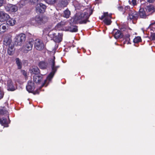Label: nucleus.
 Segmentation results:
<instances>
[{
	"instance_id": "obj_1",
	"label": "nucleus",
	"mask_w": 155,
	"mask_h": 155,
	"mask_svg": "<svg viewBox=\"0 0 155 155\" xmlns=\"http://www.w3.org/2000/svg\"><path fill=\"white\" fill-rule=\"evenodd\" d=\"M92 12V9L88 8L85 9L84 12L77 13L73 19V22L75 24H86L87 21H89L88 19Z\"/></svg>"
},
{
	"instance_id": "obj_2",
	"label": "nucleus",
	"mask_w": 155,
	"mask_h": 155,
	"mask_svg": "<svg viewBox=\"0 0 155 155\" xmlns=\"http://www.w3.org/2000/svg\"><path fill=\"white\" fill-rule=\"evenodd\" d=\"M10 123L9 114L8 111L4 107L0 108V123L4 127L8 126V124Z\"/></svg>"
},
{
	"instance_id": "obj_3",
	"label": "nucleus",
	"mask_w": 155,
	"mask_h": 155,
	"mask_svg": "<svg viewBox=\"0 0 155 155\" xmlns=\"http://www.w3.org/2000/svg\"><path fill=\"white\" fill-rule=\"evenodd\" d=\"M67 23L66 21H61L57 25L56 29L59 30L69 31L71 32H75L78 31L77 27L76 26L71 25L68 27L65 26Z\"/></svg>"
},
{
	"instance_id": "obj_4",
	"label": "nucleus",
	"mask_w": 155,
	"mask_h": 155,
	"mask_svg": "<svg viewBox=\"0 0 155 155\" xmlns=\"http://www.w3.org/2000/svg\"><path fill=\"white\" fill-rule=\"evenodd\" d=\"M55 57L54 56L50 60L49 62L51 65L52 71L47 77V80H45V83L43 84L42 86H44L45 84L47 83V81H50L51 80L56 71L57 69L59 67V66H55Z\"/></svg>"
},
{
	"instance_id": "obj_5",
	"label": "nucleus",
	"mask_w": 155,
	"mask_h": 155,
	"mask_svg": "<svg viewBox=\"0 0 155 155\" xmlns=\"http://www.w3.org/2000/svg\"><path fill=\"white\" fill-rule=\"evenodd\" d=\"M129 9L128 6H126L124 9L123 12V14H124L125 12H128L127 9ZM138 13L137 12H135L133 10H130L128 11V16L127 19L128 20H137L138 17Z\"/></svg>"
},
{
	"instance_id": "obj_6",
	"label": "nucleus",
	"mask_w": 155,
	"mask_h": 155,
	"mask_svg": "<svg viewBox=\"0 0 155 155\" xmlns=\"http://www.w3.org/2000/svg\"><path fill=\"white\" fill-rule=\"evenodd\" d=\"M26 39L25 34L23 33L18 34L14 38L15 44L16 45L21 46L25 41Z\"/></svg>"
},
{
	"instance_id": "obj_7",
	"label": "nucleus",
	"mask_w": 155,
	"mask_h": 155,
	"mask_svg": "<svg viewBox=\"0 0 155 155\" xmlns=\"http://www.w3.org/2000/svg\"><path fill=\"white\" fill-rule=\"evenodd\" d=\"M53 31H50L48 33V36L51 38H53L54 41L56 42L59 43L61 41L62 39L63 34L62 33H58V35Z\"/></svg>"
},
{
	"instance_id": "obj_8",
	"label": "nucleus",
	"mask_w": 155,
	"mask_h": 155,
	"mask_svg": "<svg viewBox=\"0 0 155 155\" xmlns=\"http://www.w3.org/2000/svg\"><path fill=\"white\" fill-rule=\"evenodd\" d=\"M47 20V18L46 17H44L42 18L39 16H37L35 18L31 19V23L32 24H41L42 23H45Z\"/></svg>"
},
{
	"instance_id": "obj_9",
	"label": "nucleus",
	"mask_w": 155,
	"mask_h": 155,
	"mask_svg": "<svg viewBox=\"0 0 155 155\" xmlns=\"http://www.w3.org/2000/svg\"><path fill=\"white\" fill-rule=\"evenodd\" d=\"M35 48L38 50H41L44 48V45L43 42L39 39H36L35 42Z\"/></svg>"
},
{
	"instance_id": "obj_10",
	"label": "nucleus",
	"mask_w": 155,
	"mask_h": 155,
	"mask_svg": "<svg viewBox=\"0 0 155 155\" xmlns=\"http://www.w3.org/2000/svg\"><path fill=\"white\" fill-rule=\"evenodd\" d=\"M33 43L32 40H30L28 42L26 43L23 48L24 52L27 53L28 51L31 50L32 48Z\"/></svg>"
},
{
	"instance_id": "obj_11",
	"label": "nucleus",
	"mask_w": 155,
	"mask_h": 155,
	"mask_svg": "<svg viewBox=\"0 0 155 155\" xmlns=\"http://www.w3.org/2000/svg\"><path fill=\"white\" fill-rule=\"evenodd\" d=\"M46 8V6L42 3L38 4L36 6L37 12L41 13L44 12Z\"/></svg>"
},
{
	"instance_id": "obj_12",
	"label": "nucleus",
	"mask_w": 155,
	"mask_h": 155,
	"mask_svg": "<svg viewBox=\"0 0 155 155\" xmlns=\"http://www.w3.org/2000/svg\"><path fill=\"white\" fill-rule=\"evenodd\" d=\"M35 88V86L34 83L31 81H29L28 84L26 86L27 90L29 92H32Z\"/></svg>"
},
{
	"instance_id": "obj_13",
	"label": "nucleus",
	"mask_w": 155,
	"mask_h": 155,
	"mask_svg": "<svg viewBox=\"0 0 155 155\" xmlns=\"http://www.w3.org/2000/svg\"><path fill=\"white\" fill-rule=\"evenodd\" d=\"M5 9L7 11L15 12L18 10V7L15 5L9 4L5 7Z\"/></svg>"
},
{
	"instance_id": "obj_14",
	"label": "nucleus",
	"mask_w": 155,
	"mask_h": 155,
	"mask_svg": "<svg viewBox=\"0 0 155 155\" xmlns=\"http://www.w3.org/2000/svg\"><path fill=\"white\" fill-rule=\"evenodd\" d=\"M41 0H21L18 3V4L21 8L25 5V4L27 2H33L34 3H36L38 2H39Z\"/></svg>"
},
{
	"instance_id": "obj_15",
	"label": "nucleus",
	"mask_w": 155,
	"mask_h": 155,
	"mask_svg": "<svg viewBox=\"0 0 155 155\" xmlns=\"http://www.w3.org/2000/svg\"><path fill=\"white\" fill-rule=\"evenodd\" d=\"M9 16L5 12L0 11V21H3L8 19Z\"/></svg>"
},
{
	"instance_id": "obj_16",
	"label": "nucleus",
	"mask_w": 155,
	"mask_h": 155,
	"mask_svg": "<svg viewBox=\"0 0 155 155\" xmlns=\"http://www.w3.org/2000/svg\"><path fill=\"white\" fill-rule=\"evenodd\" d=\"M7 84L8 90L14 91L15 90V84L11 80H8Z\"/></svg>"
},
{
	"instance_id": "obj_17",
	"label": "nucleus",
	"mask_w": 155,
	"mask_h": 155,
	"mask_svg": "<svg viewBox=\"0 0 155 155\" xmlns=\"http://www.w3.org/2000/svg\"><path fill=\"white\" fill-rule=\"evenodd\" d=\"M113 33L114 35L115 38L116 39L121 38L123 36V35L121 33L120 31L117 29H114Z\"/></svg>"
},
{
	"instance_id": "obj_18",
	"label": "nucleus",
	"mask_w": 155,
	"mask_h": 155,
	"mask_svg": "<svg viewBox=\"0 0 155 155\" xmlns=\"http://www.w3.org/2000/svg\"><path fill=\"white\" fill-rule=\"evenodd\" d=\"M111 14H108V15L106 17L104 20V23L107 25H110L111 22Z\"/></svg>"
},
{
	"instance_id": "obj_19",
	"label": "nucleus",
	"mask_w": 155,
	"mask_h": 155,
	"mask_svg": "<svg viewBox=\"0 0 155 155\" xmlns=\"http://www.w3.org/2000/svg\"><path fill=\"white\" fill-rule=\"evenodd\" d=\"M38 66L41 69H46L47 67L48 64L45 61H40L38 64Z\"/></svg>"
},
{
	"instance_id": "obj_20",
	"label": "nucleus",
	"mask_w": 155,
	"mask_h": 155,
	"mask_svg": "<svg viewBox=\"0 0 155 155\" xmlns=\"http://www.w3.org/2000/svg\"><path fill=\"white\" fill-rule=\"evenodd\" d=\"M30 71L31 74H37L39 73V70L37 67L34 66L31 68Z\"/></svg>"
},
{
	"instance_id": "obj_21",
	"label": "nucleus",
	"mask_w": 155,
	"mask_h": 155,
	"mask_svg": "<svg viewBox=\"0 0 155 155\" xmlns=\"http://www.w3.org/2000/svg\"><path fill=\"white\" fill-rule=\"evenodd\" d=\"M16 22V21L15 20L10 18V17L7 19L6 21L7 24L11 26H13L15 24Z\"/></svg>"
},
{
	"instance_id": "obj_22",
	"label": "nucleus",
	"mask_w": 155,
	"mask_h": 155,
	"mask_svg": "<svg viewBox=\"0 0 155 155\" xmlns=\"http://www.w3.org/2000/svg\"><path fill=\"white\" fill-rule=\"evenodd\" d=\"M42 79V75H35L33 77V81L36 83H40Z\"/></svg>"
},
{
	"instance_id": "obj_23",
	"label": "nucleus",
	"mask_w": 155,
	"mask_h": 155,
	"mask_svg": "<svg viewBox=\"0 0 155 155\" xmlns=\"http://www.w3.org/2000/svg\"><path fill=\"white\" fill-rule=\"evenodd\" d=\"M139 14L140 17L142 18H145L147 16L144 9L142 8L140 9Z\"/></svg>"
},
{
	"instance_id": "obj_24",
	"label": "nucleus",
	"mask_w": 155,
	"mask_h": 155,
	"mask_svg": "<svg viewBox=\"0 0 155 155\" xmlns=\"http://www.w3.org/2000/svg\"><path fill=\"white\" fill-rule=\"evenodd\" d=\"M7 30L6 24H3L0 25V34L5 32Z\"/></svg>"
},
{
	"instance_id": "obj_25",
	"label": "nucleus",
	"mask_w": 155,
	"mask_h": 155,
	"mask_svg": "<svg viewBox=\"0 0 155 155\" xmlns=\"http://www.w3.org/2000/svg\"><path fill=\"white\" fill-rule=\"evenodd\" d=\"M12 40L9 37H6L4 40V45H9L11 44Z\"/></svg>"
},
{
	"instance_id": "obj_26",
	"label": "nucleus",
	"mask_w": 155,
	"mask_h": 155,
	"mask_svg": "<svg viewBox=\"0 0 155 155\" xmlns=\"http://www.w3.org/2000/svg\"><path fill=\"white\" fill-rule=\"evenodd\" d=\"M70 14V12L68 9H67L64 11L63 16L66 18H69Z\"/></svg>"
},
{
	"instance_id": "obj_27",
	"label": "nucleus",
	"mask_w": 155,
	"mask_h": 155,
	"mask_svg": "<svg viewBox=\"0 0 155 155\" xmlns=\"http://www.w3.org/2000/svg\"><path fill=\"white\" fill-rule=\"evenodd\" d=\"M58 0H45L46 2L48 4L53 5L57 2Z\"/></svg>"
},
{
	"instance_id": "obj_28",
	"label": "nucleus",
	"mask_w": 155,
	"mask_h": 155,
	"mask_svg": "<svg viewBox=\"0 0 155 155\" xmlns=\"http://www.w3.org/2000/svg\"><path fill=\"white\" fill-rule=\"evenodd\" d=\"M146 9L149 12L151 13L153 12L154 11V8L153 6H149L147 7Z\"/></svg>"
},
{
	"instance_id": "obj_29",
	"label": "nucleus",
	"mask_w": 155,
	"mask_h": 155,
	"mask_svg": "<svg viewBox=\"0 0 155 155\" xmlns=\"http://www.w3.org/2000/svg\"><path fill=\"white\" fill-rule=\"evenodd\" d=\"M130 35H127L126 36L125 41L124 42V43H127V44H131L130 42V39L129 38Z\"/></svg>"
},
{
	"instance_id": "obj_30",
	"label": "nucleus",
	"mask_w": 155,
	"mask_h": 155,
	"mask_svg": "<svg viewBox=\"0 0 155 155\" xmlns=\"http://www.w3.org/2000/svg\"><path fill=\"white\" fill-rule=\"evenodd\" d=\"M16 62L18 66V68L19 69L21 68V63L19 59L18 58L16 59Z\"/></svg>"
},
{
	"instance_id": "obj_31",
	"label": "nucleus",
	"mask_w": 155,
	"mask_h": 155,
	"mask_svg": "<svg viewBox=\"0 0 155 155\" xmlns=\"http://www.w3.org/2000/svg\"><path fill=\"white\" fill-rule=\"evenodd\" d=\"M141 39L140 37H136L134 39L133 41L134 43H137L141 41Z\"/></svg>"
},
{
	"instance_id": "obj_32",
	"label": "nucleus",
	"mask_w": 155,
	"mask_h": 155,
	"mask_svg": "<svg viewBox=\"0 0 155 155\" xmlns=\"http://www.w3.org/2000/svg\"><path fill=\"white\" fill-rule=\"evenodd\" d=\"M14 49L13 48H9L8 50V53L10 55H12L14 53Z\"/></svg>"
},
{
	"instance_id": "obj_33",
	"label": "nucleus",
	"mask_w": 155,
	"mask_h": 155,
	"mask_svg": "<svg viewBox=\"0 0 155 155\" xmlns=\"http://www.w3.org/2000/svg\"><path fill=\"white\" fill-rule=\"evenodd\" d=\"M59 4L60 5L61 7H65L67 5V2L64 1H62Z\"/></svg>"
},
{
	"instance_id": "obj_34",
	"label": "nucleus",
	"mask_w": 155,
	"mask_h": 155,
	"mask_svg": "<svg viewBox=\"0 0 155 155\" xmlns=\"http://www.w3.org/2000/svg\"><path fill=\"white\" fill-rule=\"evenodd\" d=\"M150 39L151 40H155V33H151V36L150 37Z\"/></svg>"
},
{
	"instance_id": "obj_35",
	"label": "nucleus",
	"mask_w": 155,
	"mask_h": 155,
	"mask_svg": "<svg viewBox=\"0 0 155 155\" xmlns=\"http://www.w3.org/2000/svg\"><path fill=\"white\" fill-rule=\"evenodd\" d=\"M3 95V92L2 91L1 88L0 87V99L2 98Z\"/></svg>"
},
{
	"instance_id": "obj_36",
	"label": "nucleus",
	"mask_w": 155,
	"mask_h": 155,
	"mask_svg": "<svg viewBox=\"0 0 155 155\" xmlns=\"http://www.w3.org/2000/svg\"><path fill=\"white\" fill-rule=\"evenodd\" d=\"M108 14L107 12L104 13V15L101 16V20H102L104 18H105L106 17L107 15H108Z\"/></svg>"
},
{
	"instance_id": "obj_37",
	"label": "nucleus",
	"mask_w": 155,
	"mask_h": 155,
	"mask_svg": "<svg viewBox=\"0 0 155 155\" xmlns=\"http://www.w3.org/2000/svg\"><path fill=\"white\" fill-rule=\"evenodd\" d=\"M150 26L155 28V21L152 22V23L150 25Z\"/></svg>"
},
{
	"instance_id": "obj_38",
	"label": "nucleus",
	"mask_w": 155,
	"mask_h": 155,
	"mask_svg": "<svg viewBox=\"0 0 155 155\" xmlns=\"http://www.w3.org/2000/svg\"><path fill=\"white\" fill-rule=\"evenodd\" d=\"M133 5H135L137 4V0H132V1Z\"/></svg>"
},
{
	"instance_id": "obj_39",
	"label": "nucleus",
	"mask_w": 155,
	"mask_h": 155,
	"mask_svg": "<svg viewBox=\"0 0 155 155\" xmlns=\"http://www.w3.org/2000/svg\"><path fill=\"white\" fill-rule=\"evenodd\" d=\"M5 2V0H0V7Z\"/></svg>"
},
{
	"instance_id": "obj_40",
	"label": "nucleus",
	"mask_w": 155,
	"mask_h": 155,
	"mask_svg": "<svg viewBox=\"0 0 155 155\" xmlns=\"http://www.w3.org/2000/svg\"><path fill=\"white\" fill-rule=\"evenodd\" d=\"M118 10L120 11H122L123 8L122 6H119L118 7Z\"/></svg>"
},
{
	"instance_id": "obj_41",
	"label": "nucleus",
	"mask_w": 155,
	"mask_h": 155,
	"mask_svg": "<svg viewBox=\"0 0 155 155\" xmlns=\"http://www.w3.org/2000/svg\"><path fill=\"white\" fill-rule=\"evenodd\" d=\"M23 74L25 76H26V73L24 71H22Z\"/></svg>"
},
{
	"instance_id": "obj_42",
	"label": "nucleus",
	"mask_w": 155,
	"mask_h": 155,
	"mask_svg": "<svg viewBox=\"0 0 155 155\" xmlns=\"http://www.w3.org/2000/svg\"><path fill=\"white\" fill-rule=\"evenodd\" d=\"M147 1L149 3H152L153 2V0H147Z\"/></svg>"
},
{
	"instance_id": "obj_43",
	"label": "nucleus",
	"mask_w": 155,
	"mask_h": 155,
	"mask_svg": "<svg viewBox=\"0 0 155 155\" xmlns=\"http://www.w3.org/2000/svg\"><path fill=\"white\" fill-rule=\"evenodd\" d=\"M39 94V93H38V92H35L34 93V94Z\"/></svg>"
},
{
	"instance_id": "obj_44",
	"label": "nucleus",
	"mask_w": 155,
	"mask_h": 155,
	"mask_svg": "<svg viewBox=\"0 0 155 155\" xmlns=\"http://www.w3.org/2000/svg\"><path fill=\"white\" fill-rule=\"evenodd\" d=\"M9 48H12L14 49V47L12 45L11 47H10Z\"/></svg>"
}]
</instances>
